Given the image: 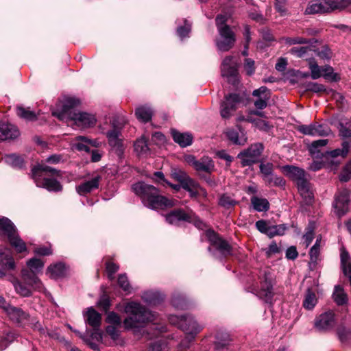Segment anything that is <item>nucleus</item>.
I'll return each instance as SVG.
<instances>
[{"instance_id": "obj_59", "label": "nucleus", "mask_w": 351, "mask_h": 351, "mask_svg": "<svg viewBox=\"0 0 351 351\" xmlns=\"http://www.w3.org/2000/svg\"><path fill=\"white\" fill-rule=\"evenodd\" d=\"M261 173L263 177H268L274 171V165L272 163L267 162L265 164H261L260 165Z\"/></svg>"}, {"instance_id": "obj_41", "label": "nucleus", "mask_w": 351, "mask_h": 351, "mask_svg": "<svg viewBox=\"0 0 351 351\" xmlns=\"http://www.w3.org/2000/svg\"><path fill=\"white\" fill-rule=\"evenodd\" d=\"M308 69L311 71V77L313 80H317L323 75V66H319L314 59H310L308 60Z\"/></svg>"}, {"instance_id": "obj_3", "label": "nucleus", "mask_w": 351, "mask_h": 351, "mask_svg": "<svg viewBox=\"0 0 351 351\" xmlns=\"http://www.w3.org/2000/svg\"><path fill=\"white\" fill-rule=\"evenodd\" d=\"M27 265L29 270H22L23 280L34 289L42 291L43 285L40 280L36 276V274L43 270L45 263L40 258H32L27 261Z\"/></svg>"}, {"instance_id": "obj_18", "label": "nucleus", "mask_w": 351, "mask_h": 351, "mask_svg": "<svg viewBox=\"0 0 351 351\" xmlns=\"http://www.w3.org/2000/svg\"><path fill=\"white\" fill-rule=\"evenodd\" d=\"M78 103V100L75 99L71 97L65 98L62 101H61L60 111H54L52 114L53 116L58 117L62 121L66 118L70 119L69 115L73 114V113L70 111L71 109L77 105Z\"/></svg>"}, {"instance_id": "obj_29", "label": "nucleus", "mask_w": 351, "mask_h": 351, "mask_svg": "<svg viewBox=\"0 0 351 351\" xmlns=\"http://www.w3.org/2000/svg\"><path fill=\"white\" fill-rule=\"evenodd\" d=\"M296 184L300 195L305 199L307 204H310L313 198V195L311 189L310 184L306 177L300 181H298Z\"/></svg>"}, {"instance_id": "obj_15", "label": "nucleus", "mask_w": 351, "mask_h": 351, "mask_svg": "<svg viewBox=\"0 0 351 351\" xmlns=\"http://www.w3.org/2000/svg\"><path fill=\"white\" fill-rule=\"evenodd\" d=\"M165 220L171 225H179L181 221L192 222L193 219L192 213H186L182 209H175L165 215Z\"/></svg>"}, {"instance_id": "obj_54", "label": "nucleus", "mask_w": 351, "mask_h": 351, "mask_svg": "<svg viewBox=\"0 0 351 351\" xmlns=\"http://www.w3.org/2000/svg\"><path fill=\"white\" fill-rule=\"evenodd\" d=\"M119 265L113 262L108 261L106 263V269L108 274V278L112 280L114 278V274L118 271Z\"/></svg>"}, {"instance_id": "obj_53", "label": "nucleus", "mask_w": 351, "mask_h": 351, "mask_svg": "<svg viewBox=\"0 0 351 351\" xmlns=\"http://www.w3.org/2000/svg\"><path fill=\"white\" fill-rule=\"evenodd\" d=\"M16 291L22 296L27 297L31 294L29 289L19 281L14 282Z\"/></svg>"}, {"instance_id": "obj_39", "label": "nucleus", "mask_w": 351, "mask_h": 351, "mask_svg": "<svg viewBox=\"0 0 351 351\" xmlns=\"http://www.w3.org/2000/svg\"><path fill=\"white\" fill-rule=\"evenodd\" d=\"M251 203L254 210L258 212L267 211L269 208V204L266 199L252 197Z\"/></svg>"}, {"instance_id": "obj_49", "label": "nucleus", "mask_w": 351, "mask_h": 351, "mask_svg": "<svg viewBox=\"0 0 351 351\" xmlns=\"http://www.w3.org/2000/svg\"><path fill=\"white\" fill-rule=\"evenodd\" d=\"M263 179L265 182L269 185L282 186L285 184V181L282 178L278 177L273 173H271L268 177H264Z\"/></svg>"}, {"instance_id": "obj_22", "label": "nucleus", "mask_w": 351, "mask_h": 351, "mask_svg": "<svg viewBox=\"0 0 351 351\" xmlns=\"http://www.w3.org/2000/svg\"><path fill=\"white\" fill-rule=\"evenodd\" d=\"M221 75L230 80L233 78L234 81L237 75V62L234 61L232 56L226 57L221 63Z\"/></svg>"}, {"instance_id": "obj_12", "label": "nucleus", "mask_w": 351, "mask_h": 351, "mask_svg": "<svg viewBox=\"0 0 351 351\" xmlns=\"http://www.w3.org/2000/svg\"><path fill=\"white\" fill-rule=\"evenodd\" d=\"M241 101V97L238 94H230L226 96L225 101L221 104V116L223 119L230 118L232 112L235 111L237 105Z\"/></svg>"}, {"instance_id": "obj_5", "label": "nucleus", "mask_w": 351, "mask_h": 351, "mask_svg": "<svg viewBox=\"0 0 351 351\" xmlns=\"http://www.w3.org/2000/svg\"><path fill=\"white\" fill-rule=\"evenodd\" d=\"M49 173L51 175L60 176V171L57 169L47 166L45 165H39L32 169V177L35 180L38 186L43 187L49 191H60L62 190V185L56 180L51 178H45L42 181H39L37 178L42 176V173Z\"/></svg>"}, {"instance_id": "obj_7", "label": "nucleus", "mask_w": 351, "mask_h": 351, "mask_svg": "<svg viewBox=\"0 0 351 351\" xmlns=\"http://www.w3.org/2000/svg\"><path fill=\"white\" fill-rule=\"evenodd\" d=\"M264 149V146L261 143L252 144L247 149L241 151L237 156L242 167L251 166L259 161Z\"/></svg>"}, {"instance_id": "obj_35", "label": "nucleus", "mask_w": 351, "mask_h": 351, "mask_svg": "<svg viewBox=\"0 0 351 351\" xmlns=\"http://www.w3.org/2000/svg\"><path fill=\"white\" fill-rule=\"evenodd\" d=\"M231 246L229 243H211L208 250L215 254L227 255L230 253Z\"/></svg>"}, {"instance_id": "obj_48", "label": "nucleus", "mask_w": 351, "mask_h": 351, "mask_svg": "<svg viewBox=\"0 0 351 351\" xmlns=\"http://www.w3.org/2000/svg\"><path fill=\"white\" fill-rule=\"evenodd\" d=\"M13 250L17 254H22L20 258L25 256L27 254V249L25 243H10L9 250Z\"/></svg>"}, {"instance_id": "obj_63", "label": "nucleus", "mask_w": 351, "mask_h": 351, "mask_svg": "<svg viewBox=\"0 0 351 351\" xmlns=\"http://www.w3.org/2000/svg\"><path fill=\"white\" fill-rule=\"evenodd\" d=\"M190 31L191 25L189 23H187L186 21H185V24L184 26L179 27L177 29L178 34L181 38H184L186 36H187Z\"/></svg>"}, {"instance_id": "obj_56", "label": "nucleus", "mask_w": 351, "mask_h": 351, "mask_svg": "<svg viewBox=\"0 0 351 351\" xmlns=\"http://www.w3.org/2000/svg\"><path fill=\"white\" fill-rule=\"evenodd\" d=\"M320 254V245L319 243H315V245L311 248L309 252L311 261L312 263H317L319 260Z\"/></svg>"}, {"instance_id": "obj_21", "label": "nucleus", "mask_w": 351, "mask_h": 351, "mask_svg": "<svg viewBox=\"0 0 351 351\" xmlns=\"http://www.w3.org/2000/svg\"><path fill=\"white\" fill-rule=\"evenodd\" d=\"M100 143L96 139H90L84 136H78L75 138L73 146L78 151L90 152V147H97Z\"/></svg>"}, {"instance_id": "obj_62", "label": "nucleus", "mask_w": 351, "mask_h": 351, "mask_svg": "<svg viewBox=\"0 0 351 351\" xmlns=\"http://www.w3.org/2000/svg\"><path fill=\"white\" fill-rule=\"evenodd\" d=\"M206 239L208 241H224L221 240L219 235L212 229H208L205 231Z\"/></svg>"}, {"instance_id": "obj_25", "label": "nucleus", "mask_w": 351, "mask_h": 351, "mask_svg": "<svg viewBox=\"0 0 351 351\" xmlns=\"http://www.w3.org/2000/svg\"><path fill=\"white\" fill-rule=\"evenodd\" d=\"M15 263L10 252L0 250V277L5 276L6 271L14 269Z\"/></svg>"}, {"instance_id": "obj_13", "label": "nucleus", "mask_w": 351, "mask_h": 351, "mask_svg": "<svg viewBox=\"0 0 351 351\" xmlns=\"http://www.w3.org/2000/svg\"><path fill=\"white\" fill-rule=\"evenodd\" d=\"M256 227L261 232L267 234L269 238L283 235L287 229L285 225L273 226L265 220L257 221Z\"/></svg>"}, {"instance_id": "obj_52", "label": "nucleus", "mask_w": 351, "mask_h": 351, "mask_svg": "<svg viewBox=\"0 0 351 351\" xmlns=\"http://www.w3.org/2000/svg\"><path fill=\"white\" fill-rule=\"evenodd\" d=\"M281 40L284 42L285 44L289 45H295V44H308L310 43L311 41L308 39L304 38L302 37H284L281 38Z\"/></svg>"}, {"instance_id": "obj_16", "label": "nucleus", "mask_w": 351, "mask_h": 351, "mask_svg": "<svg viewBox=\"0 0 351 351\" xmlns=\"http://www.w3.org/2000/svg\"><path fill=\"white\" fill-rule=\"evenodd\" d=\"M69 116L70 119L73 120L76 125L82 128L93 127L96 123L95 115L87 112H73Z\"/></svg>"}, {"instance_id": "obj_10", "label": "nucleus", "mask_w": 351, "mask_h": 351, "mask_svg": "<svg viewBox=\"0 0 351 351\" xmlns=\"http://www.w3.org/2000/svg\"><path fill=\"white\" fill-rule=\"evenodd\" d=\"M5 312L12 322L20 326H24L29 324V315L21 308L11 304L7 305L5 307Z\"/></svg>"}, {"instance_id": "obj_34", "label": "nucleus", "mask_w": 351, "mask_h": 351, "mask_svg": "<svg viewBox=\"0 0 351 351\" xmlns=\"http://www.w3.org/2000/svg\"><path fill=\"white\" fill-rule=\"evenodd\" d=\"M86 322L93 328H97L101 324V316L93 308H88L86 312Z\"/></svg>"}, {"instance_id": "obj_14", "label": "nucleus", "mask_w": 351, "mask_h": 351, "mask_svg": "<svg viewBox=\"0 0 351 351\" xmlns=\"http://www.w3.org/2000/svg\"><path fill=\"white\" fill-rule=\"evenodd\" d=\"M0 232L9 241H21L16 226L7 217L0 218Z\"/></svg>"}, {"instance_id": "obj_43", "label": "nucleus", "mask_w": 351, "mask_h": 351, "mask_svg": "<svg viewBox=\"0 0 351 351\" xmlns=\"http://www.w3.org/2000/svg\"><path fill=\"white\" fill-rule=\"evenodd\" d=\"M134 150L139 156L146 155L149 152L147 140L144 136L136 140L134 143Z\"/></svg>"}, {"instance_id": "obj_11", "label": "nucleus", "mask_w": 351, "mask_h": 351, "mask_svg": "<svg viewBox=\"0 0 351 351\" xmlns=\"http://www.w3.org/2000/svg\"><path fill=\"white\" fill-rule=\"evenodd\" d=\"M298 130L304 135L313 136H325L330 134L331 130L326 125L317 122L312 123L309 125H301L298 128Z\"/></svg>"}, {"instance_id": "obj_42", "label": "nucleus", "mask_w": 351, "mask_h": 351, "mask_svg": "<svg viewBox=\"0 0 351 351\" xmlns=\"http://www.w3.org/2000/svg\"><path fill=\"white\" fill-rule=\"evenodd\" d=\"M17 115L27 121H34L36 119L37 116L34 111L29 110V108H23L22 106H18L16 108Z\"/></svg>"}, {"instance_id": "obj_8", "label": "nucleus", "mask_w": 351, "mask_h": 351, "mask_svg": "<svg viewBox=\"0 0 351 351\" xmlns=\"http://www.w3.org/2000/svg\"><path fill=\"white\" fill-rule=\"evenodd\" d=\"M169 321L172 324L177 325L186 333L190 335L192 339L201 330V327L194 318L189 315H181L180 317L173 315L169 318Z\"/></svg>"}, {"instance_id": "obj_30", "label": "nucleus", "mask_w": 351, "mask_h": 351, "mask_svg": "<svg viewBox=\"0 0 351 351\" xmlns=\"http://www.w3.org/2000/svg\"><path fill=\"white\" fill-rule=\"evenodd\" d=\"M182 187L189 192L191 197H195L197 195L202 194L206 195L205 190L202 188L199 184L191 178H189L186 182H185Z\"/></svg>"}, {"instance_id": "obj_60", "label": "nucleus", "mask_w": 351, "mask_h": 351, "mask_svg": "<svg viewBox=\"0 0 351 351\" xmlns=\"http://www.w3.org/2000/svg\"><path fill=\"white\" fill-rule=\"evenodd\" d=\"M351 177V161L346 165L339 178L342 182H347Z\"/></svg>"}, {"instance_id": "obj_57", "label": "nucleus", "mask_w": 351, "mask_h": 351, "mask_svg": "<svg viewBox=\"0 0 351 351\" xmlns=\"http://www.w3.org/2000/svg\"><path fill=\"white\" fill-rule=\"evenodd\" d=\"M118 284L123 291H127L128 293L130 292L131 287L129 283L128 277L125 274H121L119 276Z\"/></svg>"}, {"instance_id": "obj_32", "label": "nucleus", "mask_w": 351, "mask_h": 351, "mask_svg": "<svg viewBox=\"0 0 351 351\" xmlns=\"http://www.w3.org/2000/svg\"><path fill=\"white\" fill-rule=\"evenodd\" d=\"M195 169L197 171L211 173L215 169L214 162L208 156L202 157L195 163Z\"/></svg>"}, {"instance_id": "obj_26", "label": "nucleus", "mask_w": 351, "mask_h": 351, "mask_svg": "<svg viewBox=\"0 0 351 351\" xmlns=\"http://www.w3.org/2000/svg\"><path fill=\"white\" fill-rule=\"evenodd\" d=\"M261 278L262 281L260 294L270 298L272 295V276L269 275V271L264 269L261 273Z\"/></svg>"}, {"instance_id": "obj_36", "label": "nucleus", "mask_w": 351, "mask_h": 351, "mask_svg": "<svg viewBox=\"0 0 351 351\" xmlns=\"http://www.w3.org/2000/svg\"><path fill=\"white\" fill-rule=\"evenodd\" d=\"M135 114L139 121L146 123L151 120L153 112L149 107L143 106L136 109Z\"/></svg>"}, {"instance_id": "obj_61", "label": "nucleus", "mask_w": 351, "mask_h": 351, "mask_svg": "<svg viewBox=\"0 0 351 351\" xmlns=\"http://www.w3.org/2000/svg\"><path fill=\"white\" fill-rule=\"evenodd\" d=\"M244 69L247 75H252L255 71L254 61L250 58L245 59Z\"/></svg>"}, {"instance_id": "obj_37", "label": "nucleus", "mask_w": 351, "mask_h": 351, "mask_svg": "<svg viewBox=\"0 0 351 351\" xmlns=\"http://www.w3.org/2000/svg\"><path fill=\"white\" fill-rule=\"evenodd\" d=\"M142 298L146 302L153 305L159 304L163 300L162 295L158 292L152 291L145 292L142 295Z\"/></svg>"}, {"instance_id": "obj_51", "label": "nucleus", "mask_w": 351, "mask_h": 351, "mask_svg": "<svg viewBox=\"0 0 351 351\" xmlns=\"http://www.w3.org/2000/svg\"><path fill=\"white\" fill-rule=\"evenodd\" d=\"M6 163L14 167L21 168L23 165V160L21 157L15 154L8 155L5 158Z\"/></svg>"}, {"instance_id": "obj_45", "label": "nucleus", "mask_w": 351, "mask_h": 351, "mask_svg": "<svg viewBox=\"0 0 351 351\" xmlns=\"http://www.w3.org/2000/svg\"><path fill=\"white\" fill-rule=\"evenodd\" d=\"M171 176L173 179L180 182L181 186L190 178L184 171L176 168L171 169Z\"/></svg>"}, {"instance_id": "obj_17", "label": "nucleus", "mask_w": 351, "mask_h": 351, "mask_svg": "<svg viewBox=\"0 0 351 351\" xmlns=\"http://www.w3.org/2000/svg\"><path fill=\"white\" fill-rule=\"evenodd\" d=\"M108 143L116 154L121 156L123 153V145L121 138V131L118 128L114 127L112 130L106 133Z\"/></svg>"}, {"instance_id": "obj_44", "label": "nucleus", "mask_w": 351, "mask_h": 351, "mask_svg": "<svg viewBox=\"0 0 351 351\" xmlns=\"http://www.w3.org/2000/svg\"><path fill=\"white\" fill-rule=\"evenodd\" d=\"M322 76L327 80L332 82H337L340 80L339 75L334 72V69L329 65H325L323 66Z\"/></svg>"}, {"instance_id": "obj_55", "label": "nucleus", "mask_w": 351, "mask_h": 351, "mask_svg": "<svg viewBox=\"0 0 351 351\" xmlns=\"http://www.w3.org/2000/svg\"><path fill=\"white\" fill-rule=\"evenodd\" d=\"M309 50L308 47H294L289 50V53L297 58H303Z\"/></svg>"}, {"instance_id": "obj_23", "label": "nucleus", "mask_w": 351, "mask_h": 351, "mask_svg": "<svg viewBox=\"0 0 351 351\" xmlns=\"http://www.w3.org/2000/svg\"><path fill=\"white\" fill-rule=\"evenodd\" d=\"M101 177L99 175L94 176L91 180L86 181L76 186V191L80 195H85L99 188Z\"/></svg>"}, {"instance_id": "obj_20", "label": "nucleus", "mask_w": 351, "mask_h": 351, "mask_svg": "<svg viewBox=\"0 0 351 351\" xmlns=\"http://www.w3.org/2000/svg\"><path fill=\"white\" fill-rule=\"evenodd\" d=\"M335 325V314L332 311L326 312L317 317L315 321V327L322 331L332 328Z\"/></svg>"}, {"instance_id": "obj_47", "label": "nucleus", "mask_w": 351, "mask_h": 351, "mask_svg": "<svg viewBox=\"0 0 351 351\" xmlns=\"http://www.w3.org/2000/svg\"><path fill=\"white\" fill-rule=\"evenodd\" d=\"M350 148V143L348 141H344L342 143L341 149H336L329 152V155L332 158L341 156L344 158L348 153Z\"/></svg>"}, {"instance_id": "obj_40", "label": "nucleus", "mask_w": 351, "mask_h": 351, "mask_svg": "<svg viewBox=\"0 0 351 351\" xmlns=\"http://www.w3.org/2000/svg\"><path fill=\"white\" fill-rule=\"evenodd\" d=\"M334 301L337 305H343L348 302V296L343 289L339 286H335L332 294Z\"/></svg>"}, {"instance_id": "obj_2", "label": "nucleus", "mask_w": 351, "mask_h": 351, "mask_svg": "<svg viewBox=\"0 0 351 351\" xmlns=\"http://www.w3.org/2000/svg\"><path fill=\"white\" fill-rule=\"evenodd\" d=\"M125 311L129 314L123 322L126 328H136L152 320L151 312L138 302H128L125 306Z\"/></svg>"}, {"instance_id": "obj_46", "label": "nucleus", "mask_w": 351, "mask_h": 351, "mask_svg": "<svg viewBox=\"0 0 351 351\" xmlns=\"http://www.w3.org/2000/svg\"><path fill=\"white\" fill-rule=\"evenodd\" d=\"M237 202L234 200L230 195L228 194H223L219 199V204L226 209L233 208Z\"/></svg>"}, {"instance_id": "obj_33", "label": "nucleus", "mask_w": 351, "mask_h": 351, "mask_svg": "<svg viewBox=\"0 0 351 351\" xmlns=\"http://www.w3.org/2000/svg\"><path fill=\"white\" fill-rule=\"evenodd\" d=\"M173 141L182 147H187L192 143L193 137L187 133H180L176 130H171Z\"/></svg>"}, {"instance_id": "obj_6", "label": "nucleus", "mask_w": 351, "mask_h": 351, "mask_svg": "<svg viewBox=\"0 0 351 351\" xmlns=\"http://www.w3.org/2000/svg\"><path fill=\"white\" fill-rule=\"evenodd\" d=\"M349 3L348 0H314L306 8L308 14L330 12L335 10L344 8Z\"/></svg>"}, {"instance_id": "obj_50", "label": "nucleus", "mask_w": 351, "mask_h": 351, "mask_svg": "<svg viewBox=\"0 0 351 351\" xmlns=\"http://www.w3.org/2000/svg\"><path fill=\"white\" fill-rule=\"evenodd\" d=\"M328 140L327 139H319L313 141L310 147H309V152L313 156H317L318 153L319 152V150L318 149L319 147H324L327 145Z\"/></svg>"}, {"instance_id": "obj_28", "label": "nucleus", "mask_w": 351, "mask_h": 351, "mask_svg": "<svg viewBox=\"0 0 351 351\" xmlns=\"http://www.w3.org/2000/svg\"><path fill=\"white\" fill-rule=\"evenodd\" d=\"M282 173L294 180L295 182L306 177L305 172L302 169L292 165L282 167Z\"/></svg>"}, {"instance_id": "obj_9", "label": "nucleus", "mask_w": 351, "mask_h": 351, "mask_svg": "<svg viewBox=\"0 0 351 351\" xmlns=\"http://www.w3.org/2000/svg\"><path fill=\"white\" fill-rule=\"evenodd\" d=\"M349 191L343 189L336 195L333 203L334 212L339 217L346 215L349 210Z\"/></svg>"}, {"instance_id": "obj_4", "label": "nucleus", "mask_w": 351, "mask_h": 351, "mask_svg": "<svg viewBox=\"0 0 351 351\" xmlns=\"http://www.w3.org/2000/svg\"><path fill=\"white\" fill-rule=\"evenodd\" d=\"M227 16L218 15L216 17V25L220 36V39L217 41L218 49L222 51L230 49L234 43L235 36L229 25L226 24Z\"/></svg>"}, {"instance_id": "obj_24", "label": "nucleus", "mask_w": 351, "mask_h": 351, "mask_svg": "<svg viewBox=\"0 0 351 351\" xmlns=\"http://www.w3.org/2000/svg\"><path fill=\"white\" fill-rule=\"evenodd\" d=\"M20 133L16 126L0 122V141L11 140L17 138Z\"/></svg>"}, {"instance_id": "obj_27", "label": "nucleus", "mask_w": 351, "mask_h": 351, "mask_svg": "<svg viewBox=\"0 0 351 351\" xmlns=\"http://www.w3.org/2000/svg\"><path fill=\"white\" fill-rule=\"evenodd\" d=\"M227 138L234 145H244L247 141V137L243 130L239 131L228 129L226 132Z\"/></svg>"}, {"instance_id": "obj_1", "label": "nucleus", "mask_w": 351, "mask_h": 351, "mask_svg": "<svg viewBox=\"0 0 351 351\" xmlns=\"http://www.w3.org/2000/svg\"><path fill=\"white\" fill-rule=\"evenodd\" d=\"M132 190L141 197L143 204L149 208L163 209L176 205V200L169 199L160 195L157 188L145 182H139L133 184Z\"/></svg>"}, {"instance_id": "obj_58", "label": "nucleus", "mask_w": 351, "mask_h": 351, "mask_svg": "<svg viewBox=\"0 0 351 351\" xmlns=\"http://www.w3.org/2000/svg\"><path fill=\"white\" fill-rule=\"evenodd\" d=\"M34 253L38 256H49L53 253L51 245L48 246H39L34 249Z\"/></svg>"}, {"instance_id": "obj_19", "label": "nucleus", "mask_w": 351, "mask_h": 351, "mask_svg": "<svg viewBox=\"0 0 351 351\" xmlns=\"http://www.w3.org/2000/svg\"><path fill=\"white\" fill-rule=\"evenodd\" d=\"M252 95L255 97L254 105L256 108L262 110L267 107L271 94L266 86H261L253 91Z\"/></svg>"}, {"instance_id": "obj_31", "label": "nucleus", "mask_w": 351, "mask_h": 351, "mask_svg": "<svg viewBox=\"0 0 351 351\" xmlns=\"http://www.w3.org/2000/svg\"><path fill=\"white\" fill-rule=\"evenodd\" d=\"M67 268L64 263L60 262L50 265L47 269V274L50 278L57 279L64 277L66 274Z\"/></svg>"}, {"instance_id": "obj_64", "label": "nucleus", "mask_w": 351, "mask_h": 351, "mask_svg": "<svg viewBox=\"0 0 351 351\" xmlns=\"http://www.w3.org/2000/svg\"><path fill=\"white\" fill-rule=\"evenodd\" d=\"M106 321L108 323H110V324H112L114 325H119L121 322L119 316L114 312H111L108 315Z\"/></svg>"}, {"instance_id": "obj_38", "label": "nucleus", "mask_w": 351, "mask_h": 351, "mask_svg": "<svg viewBox=\"0 0 351 351\" xmlns=\"http://www.w3.org/2000/svg\"><path fill=\"white\" fill-rule=\"evenodd\" d=\"M317 299L316 295L310 289L306 291L303 301V306L307 310H312L316 305Z\"/></svg>"}]
</instances>
